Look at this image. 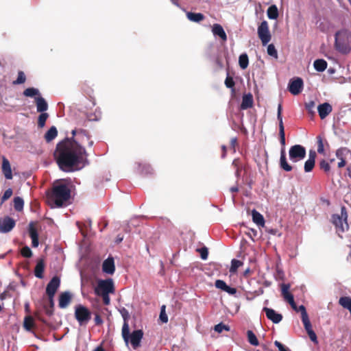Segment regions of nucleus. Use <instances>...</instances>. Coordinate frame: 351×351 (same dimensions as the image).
Listing matches in <instances>:
<instances>
[{"label":"nucleus","instance_id":"23","mask_svg":"<svg viewBox=\"0 0 351 351\" xmlns=\"http://www.w3.org/2000/svg\"><path fill=\"white\" fill-rule=\"evenodd\" d=\"M290 288L289 285L282 284V295L284 299L289 303H293L294 298L293 295L289 291Z\"/></svg>","mask_w":351,"mask_h":351},{"label":"nucleus","instance_id":"49","mask_svg":"<svg viewBox=\"0 0 351 351\" xmlns=\"http://www.w3.org/2000/svg\"><path fill=\"white\" fill-rule=\"evenodd\" d=\"M302 321L304 324V327L307 332H308V331L313 330L312 326H311V324L308 317L302 318Z\"/></svg>","mask_w":351,"mask_h":351},{"label":"nucleus","instance_id":"64","mask_svg":"<svg viewBox=\"0 0 351 351\" xmlns=\"http://www.w3.org/2000/svg\"><path fill=\"white\" fill-rule=\"evenodd\" d=\"M93 351H105L102 346L97 347Z\"/></svg>","mask_w":351,"mask_h":351},{"label":"nucleus","instance_id":"15","mask_svg":"<svg viewBox=\"0 0 351 351\" xmlns=\"http://www.w3.org/2000/svg\"><path fill=\"white\" fill-rule=\"evenodd\" d=\"M72 300V295L69 291H64L59 295L58 306L60 308H66L71 303Z\"/></svg>","mask_w":351,"mask_h":351},{"label":"nucleus","instance_id":"39","mask_svg":"<svg viewBox=\"0 0 351 351\" xmlns=\"http://www.w3.org/2000/svg\"><path fill=\"white\" fill-rule=\"evenodd\" d=\"M24 201L20 197H15L14 198V208L16 211H21L23 208Z\"/></svg>","mask_w":351,"mask_h":351},{"label":"nucleus","instance_id":"11","mask_svg":"<svg viewBox=\"0 0 351 351\" xmlns=\"http://www.w3.org/2000/svg\"><path fill=\"white\" fill-rule=\"evenodd\" d=\"M282 104H279L278 106L277 118L279 121L280 141V143L282 145L280 154H285V128H284V124H283L282 117Z\"/></svg>","mask_w":351,"mask_h":351},{"label":"nucleus","instance_id":"61","mask_svg":"<svg viewBox=\"0 0 351 351\" xmlns=\"http://www.w3.org/2000/svg\"><path fill=\"white\" fill-rule=\"evenodd\" d=\"M95 323L96 325H101L103 323V320L99 314L95 315Z\"/></svg>","mask_w":351,"mask_h":351},{"label":"nucleus","instance_id":"53","mask_svg":"<svg viewBox=\"0 0 351 351\" xmlns=\"http://www.w3.org/2000/svg\"><path fill=\"white\" fill-rule=\"evenodd\" d=\"M197 251L199 252L202 259H207L208 255V251L207 247H203L202 248L198 249Z\"/></svg>","mask_w":351,"mask_h":351},{"label":"nucleus","instance_id":"34","mask_svg":"<svg viewBox=\"0 0 351 351\" xmlns=\"http://www.w3.org/2000/svg\"><path fill=\"white\" fill-rule=\"evenodd\" d=\"M267 16L270 19H276L278 17V10L276 5L269 6L267 11Z\"/></svg>","mask_w":351,"mask_h":351},{"label":"nucleus","instance_id":"44","mask_svg":"<svg viewBox=\"0 0 351 351\" xmlns=\"http://www.w3.org/2000/svg\"><path fill=\"white\" fill-rule=\"evenodd\" d=\"M225 85L227 88H231L232 89V92L233 93H234L235 92V88H234V85H235V82L233 80V78L230 76V75H227L226 80H225Z\"/></svg>","mask_w":351,"mask_h":351},{"label":"nucleus","instance_id":"28","mask_svg":"<svg viewBox=\"0 0 351 351\" xmlns=\"http://www.w3.org/2000/svg\"><path fill=\"white\" fill-rule=\"evenodd\" d=\"M58 135V130L55 126H51L45 134V139L47 142L53 140Z\"/></svg>","mask_w":351,"mask_h":351},{"label":"nucleus","instance_id":"62","mask_svg":"<svg viewBox=\"0 0 351 351\" xmlns=\"http://www.w3.org/2000/svg\"><path fill=\"white\" fill-rule=\"evenodd\" d=\"M45 313L51 316L53 313V308H51L49 306H45Z\"/></svg>","mask_w":351,"mask_h":351},{"label":"nucleus","instance_id":"50","mask_svg":"<svg viewBox=\"0 0 351 351\" xmlns=\"http://www.w3.org/2000/svg\"><path fill=\"white\" fill-rule=\"evenodd\" d=\"M267 53L272 56V57H274L276 58H278V53H277V51L274 47V45L273 44H270L268 45L267 47Z\"/></svg>","mask_w":351,"mask_h":351},{"label":"nucleus","instance_id":"5","mask_svg":"<svg viewBox=\"0 0 351 351\" xmlns=\"http://www.w3.org/2000/svg\"><path fill=\"white\" fill-rule=\"evenodd\" d=\"M350 34L348 30L342 29L335 34V45L336 49L342 53H347L350 50Z\"/></svg>","mask_w":351,"mask_h":351},{"label":"nucleus","instance_id":"7","mask_svg":"<svg viewBox=\"0 0 351 351\" xmlns=\"http://www.w3.org/2000/svg\"><path fill=\"white\" fill-rule=\"evenodd\" d=\"M75 317L80 326L86 325L91 319V313L88 308L79 304L75 308Z\"/></svg>","mask_w":351,"mask_h":351},{"label":"nucleus","instance_id":"16","mask_svg":"<svg viewBox=\"0 0 351 351\" xmlns=\"http://www.w3.org/2000/svg\"><path fill=\"white\" fill-rule=\"evenodd\" d=\"M102 270L107 274H113L115 271L114 261L112 257H108L102 264Z\"/></svg>","mask_w":351,"mask_h":351},{"label":"nucleus","instance_id":"60","mask_svg":"<svg viewBox=\"0 0 351 351\" xmlns=\"http://www.w3.org/2000/svg\"><path fill=\"white\" fill-rule=\"evenodd\" d=\"M225 291L230 295H234L237 293V289L227 286V288Z\"/></svg>","mask_w":351,"mask_h":351},{"label":"nucleus","instance_id":"26","mask_svg":"<svg viewBox=\"0 0 351 351\" xmlns=\"http://www.w3.org/2000/svg\"><path fill=\"white\" fill-rule=\"evenodd\" d=\"M186 16L189 20L196 23H199L203 21L205 18L204 15L202 13H195L191 12H187Z\"/></svg>","mask_w":351,"mask_h":351},{"label":"nucleus","instance_id":"14","mask_svg":"<svg viewBox=\"0 0 351 351\" xmlns=\"http://www.w3.org/2000/svg\"><path fill=\"white\" fill-rule=\"evenodd\" d=\"M263 311L265 313L267 318L274 324H278L282 319V315L272 308L264 307Z\"/></svg>","mask_w":351,"mask_h":351},{"label":"nucleus","instance_id":"29","mask_svg":"<svg viewBox=\"0 0 351 351\" xmlns=\"http://www.w3.org/2000/svg\"><path fill=\"white\" fill-rule=\"evenodd\" d=\"M238 145L237 138H231L230 141V145L228 149H227L226 145H222L221 149L223 152H230L232 153H235L237 152L236 147Z\"/></svg>","mask_w":351,"mask_h":351},{"label":"nucleus","instance_id":"2","mask_svg":"<svg viewBox=\"0 0 351 351\" xmlns=\"http://www.w3.org/2000/svg\"><path fill=\"white\" fill-rule=\"evenodd\" d=\"M59 168L64 172L82 169L86 162L85 155H53Z\"/></svg>","mask_w":351,"mask_h":351},{"label":"nucleus","instance_id":"13","mask_svg":"<svg viewBox=\"0 0 351 351\" xmlns=\"http://www.w3.org/2000/svg\"><path fill=\"white\" fill-rule=\"evenodd\" d=\"M303 88V81L301 78L297 77L291 80L289 83V90L293 95L300 94Z\"/></svg>","mask_w":351,"mask_h":351},{"label":"nucleus","instance_id":"40","mask_svg":"<svg viewBox=\"0 0 351 351\" xmlns=\"http://www.w3.org/2000/svg\"><path fill=\"white\" fill-rule=\"evenodd\" d=\"M247 340L249 343L252 346H258L259 344L258 340L256 336L252 330L247 331Z\"/></svg>","mask_w":351,"mask_h":351},{"label":"nucleus","instance_id":"10","mask_svg":"<svg viewBox=\"0 0 351 351\" xmlns=\"http://www.w3.org/2000/svg\"><path fill=\"white\" fill-rule=\"evenodd\" d=\"M16 226V221L9 217L5 216L0 218V233H8L11 232Z\"/></svg>","mask_w":351,"mask_h":351},{"label":"nucleus","instance_id":"56","mask_svg":"<svg viewBox=\"0 0 351 351\" xmlns=\"http://www.w3.org/2000/svg\"><path fill=\"white\" fill-rule=\"evenodd\" d=\"M297 312H300L301 313V318H304V317H308L307 313H306V308L304 305H300L298 308V311Z\"/></svg>","mask_w":351,"mask_h":351},{"label":"nucleus","instance_id":"8","mask_svg":"<svg viewBox=\"0 0 351 351\" xmlns=\"http://www.w3.org/2000/svg\"><path fill=\"white\" fill-rule=\"evenodd\" d=\"M114 285L112 279L99 280L95 289L96 294L99 293H113L114 292Z\"/></svg>","mask_w":351,"mask_h":351},{"label":"nucleus","instance_id":"31","mask_svg":"<svg viewBox=\"0 0 351 351\" xmlns=\"http://www.w3.org/2000/svg\"><path fill=\"white\" fill-rule=\"evenodd\" d=\"M23 95L28 97H36L40 96V93L38 90V89L31 87L26 88L23 93Z\"/></svg>","mask_w":351,"mask_h":351},{"label":"nucleus","instance_id":"41","mask_svg":"<svg viewBox=\"0 0 351 351\" xmlns=\"http://www.w3.org/2000/svg\"><path fill=\"white\" fill-rule=\"evenodd\" d=\"M289 154H306V149L300 145H295L291 147Z\"/></svg>","mask_w":351,"mask_h":351},{"label":"nucleus","instance_id":"36","mask_svg":"<svg viewBox=\"0 0 351 351\" xmlns=\"http://www.w3.org/2000/svg\"><path fill=\"white\" fill-rule=\"evenodd\" d=\"M239 64L242 69H245L249 64L248 56L246 53L240 55L239 58Z\"/></svg>","mask_w":351,"mask_h":351},{"label":"nucleus","instance_id":"35","mask_svg":"<svg viewBox=\"0 0 351 351\" xmlns=\"http://www.w3.org/2000/svg\"><path fill=\"white\" fill-rule=\"evenodd\" d=\"M23 326L27 331H31L34 326V320L32 316H26L24 319Z\"/></svg>","mask_w":351,"mask_h":351},{"label":"nucleus","instance_id":"18","mask_svg":"<svg viewBox=\"0 0 351 351\" xmlns=\"http://www.w3.org/2000/svg\"><path fill=\"white\" fill-rule=\"evenodd\" d=\"M2 172L6 179H8V180L12 179V173L11 165H10L9 160L5 157H3Z\"/></svg>","mask_w":351,"mask_h":351},{"label":"nucleus","instance_id":"21","mask_svg":"<svg viewBox=\"0 0 351 351\" xmlns=\"http://www.w3.org/2000/svg\"><path fill=\"white\" fill-rule=\"evenodd\" d=\"M45 261L43 258H40L37 261L35 269H34V275L36 277L38 278H43V273L45 270Z\"/></svg>","mask_w":351,"mask_h":351},{"label":"nucleus","instance_id":"32","mask_svg":"<svg viewBox=\"0 0 351 351\" xmlns=\"http://www.w3.org/2000/svg\"><path fill=\"white\" fill-rule=\"evenodd\" d=\"M309 158L305 162L304 171L306 172H310L313 170L315 167V156L316 155H309Z\"/></svg>","mask_w":351,"mask_h":351},{"label":"nucleus","instance_id":"19","mask_svg":"<svg viewBox=\"0 0 351 351\" xmlns=\"http://www.w3.org/2000/svg\"><path fill=\"white\" fill-rule=\"evenodd\" d=\"M29 237L32 241V246L34 247H36L38 245V232L34 227V225L32 222H31L29 225Z\"/></svg>","mask_w":351,"mask_h":351},{"label":"nucleus","instance_id":"52","mask_svg":"<svg viewBox=\"0 0 351 351\" xmlns=\"http://www.w3.org/2000/svg\"><path fill=\"white\" fill-rule=\"evenodd\" d=\"M215 285L217 289H219L223 291H226L228 286L226 283L222 280H217L215 281Z\"/></svg>","mask_w":351,"mask_h":351},{"label":"nucleus","instance_id":"59","mask_svg":"<svg viewBox=\"0 0 351 351\" xmlns=\"http://www.w3.org/2000/svg\"><path fill=\"white\" fill-rule=\"evenodd\" d=\"M308 335V337L309 338L311 339V340L315 343H317V335L315 334V332L312 330V331H308V332H307Z\"/></svg>","mask_w":351,"mask_h":351},{"label":"nucleus","instance_id":"9","mask_svg":"<svg viewBox=\"0 0 351 351\" xmlns=\"http://www.w3.org/2000/svg\"><path fill=\"white\" fill-rule=\"evenodd\" d=\"M258 36L262 42L263 45H266L271 40V34L269 30V25L266 21L261 22L258 27Z\"/></svg>","mask_w":351,"mask_h":351},{"label":"nucleus","instance_id":"3","mask_svg":"<svg viewBox=\"0 0 351 351\" xmlns=\"http://www.w3.org/2000/svg\"><path fill=\"white\" fill-rule=\"evenodd\" d=\"M49 202L53 203L56 207H62L71 197V190L63 184L54 185L51 192L47 193Z\"/></svg>","mask_w":351,"mask_h":351},{"label":"nucleus","instance_id":"43","mask_svg":"<svg viewBox=\"0 0 351 351\" xmlns=\"http://www.w3.org/2000/svg\"><path fill=\"white\" fill-rule=\"evenodd\" d=\"M49 117V114L47 112H41L38 118V126L40 128H43L45 125V122Z\"/></svg>","mask_w":351,"mask_h":351},{"label":"nucleus","instance_id":"24","mask_svg":"<svg viewBox=\"0 0 351 351\" xmlns=\"http://www.w3.org/2000/svg\"><path fill=\"white\" fill-rule=\"evenodd\" d=\"M212 31L214 35L218 36L223 41L227 40V35L221 25L214 24Z\"/></svg>","mask_w":351,"mask_h":351},{"label":"nucleus","instance_id":"63","mask_svg":"<svg viewBox=\"0 0 351 351\" xmlns=\"http://www.w3.org/2000/svg\"><path fill=\"white\" fill-rule=\"evenodd\" d=\"M53 298L54 297L48 296V299H49V306H49L51 308H53V307H54Z\"/></svg>","mask_w":351,"mask_h":351},{"label":"nucleus","instance_id":"48","mask_svg":"<svg viewBox=\"0 0 351 351\" xmlns=\"http://www.w3.org/2000/svg\"><path fill=\"white\" fill-rule=\"evenodd\" d=\"M21 254L25 258H30L32 256V252L28 246L23 247L21 250Z\"/></svg>","mask_w":351,"mask_h":351},{"label":"nucleus","instance_id":"51","mask_svg":"<svg viewBox=\"0 0 351 351\" xmlns=\"http://www.w3.org/2000/svg\"><path fill=\"white\" fill-rule=\"evenodd\" d=\"M13 191L12 189H7L3 196L1 199V204H2L3 202H5L6 200H8L12 195Z\"/></svg>","mask_w":351,"mask_h":351},{"label":"nucleus","instance_id":"42","mask_svg":"<svg viewBox=\"0 0 351 351\" xmlns=\"http://www.w3.org/2000/svg\"><path fill=\"white\" fill-rule=\"evenodd\" d=\"M26 81V77L23 71H19L18 72V77L16 80L13 81V85L22 84Z\"/></svg>","mask_w":351,"mask_h":351},{"label":"nucleus","instance_id":"45","mask_svg":"<svg viewBox=\"0 0 351 351\" xmlns=\"http://www.w3.org/2000/svg\"><path fill=\"white\" fill-rule=\"evenodd\" d=\"M159 319L162 323H167L168 322V316L166 313V306L165 305H162L160 308Z\"/></svg>","mask_w":351,"mask_h":351},{"label":"nucleus","instance_id":"12","mask_svg":"<svg viewBox=\"0 0 351 351\" xmlns=\"http://www.w3.org/2000/svg\"><path fill=\"white\" fill-rule=\"evenodd\" d=\"M60 285V279L58 276H53L46 287V293L47 296L54 297L57 290Z\"/></svg>","mask_w":351,"mask_h":351},{"label":"nucleus","instance_id":"54","mask_svg":"<svg viewBox=\"0 0 351 351\" xmlns=\"http://www.w3.org/2000/svg\"><path fill=\"white\" fill-rule=\"evenodd\" d=\"M109 294L110 293H99L97 295L99 296H101L102 298L103 302L104 304L108 305L110 304V301Z\"/></svg>","mask_w":351,"mask_h":351},{"label":"nucleus","instance_id":"47","mask_svg":"<svg viewBox=\"0 0 351 351\" xmlns=\"http://www.w3.org/2000/svg\"><path fill=\"white\" fill-rule=\"evenodd\" d=\"M215 330L219 333H221L223 330L229 331L230 327L223 323H219L215 326Z\"/></svg>","mask_w":351,"mask_h":351},{"label":"nucleus","instance_id":"37","mask_svg":"<svg viewBox=\"0 0 351 351\" xmlns=\"http://www.w3.org/2000/svg\"><path fill=\"white\" fill-rule=\"evenodd\" d=\"M243 263L239 260L232 259L231 261V266L229 271L231 274H235L237 271L239 267L242 266Z\"/></svg>","mask_w":351,"mask_h":351},{"label":"nucleus","instance_id":"22","mask_svg":"<svg viewBox=\"0 0 351 351\" xmlns=\"http://www.w3.org/2000/svg\"><path fill=\"white\" fill-rule=\"evenodd\" d=\"M35 103L38 112H45L48 109V104L41 96L35 97Z\"/></svg>","mask_w":351,"mask_h":351},{"label":"nucleus","instance_id":"30","mask_svg":"<svg viewBox=\"0 0 351 351\" xmlns=\"http://www.w3.org/2000/svg\"><path fill=\"white\" fill-rule=\"evenodd\" d=\"M252 220L258 226H263L265 223V220L263 216L259 213L256 210H252Z\"/></svg>","mask_w":351,"mask_h":351},{"label":"nucleus","instance_id":"38","mask_svg":"<svg viewBox=\"0 0 351 351\" xmlns=\"http://www.w3.org/2000/svg\"><path fill=\"white\" fill-rule=\"evenodd\" d=\"M280 167L286 171H290L292 169V167L287 162L286 155H280Z\"/></svg>","mask_w":351,"mask_h":351},{"label":"nucleus","instance_id":"55","mask_svg":"<svg viewBox=\"0 0 351 351\" xmlns=\"http://www.w3.org/2000/svg\"><path fill=\"white\" fill-rule=\"evenodd\" d=\"M320 168L322 169H323L324 171L327 172L330 170V165L329 162L325 161V160H322L321 162H320Z\"/></svg>","mask_w":351,"mask_h":351},{"label":"nucleus","instance_id":"4","mask_svg":"<svg viewBox=\"0 0 351 351\" xmlns=\"http://www.w3.org/2000/svg\"><path fill=\"white\" fill-rule=\"evenodd\" d=\"M122 337L125 342L128 344L129 339L134 349L137 348L141 345V339L143 337V332L142 330H134L130 334V328L127 322H124L122 327Z\"/></svg>","mask_w":351,"mask_h":351},{"label":"nucleus","instance_id":"57","mask_svg":"<svg viewBox=\"0 0 351 351\" xmlns=\"http://www.w3.org/2000/svg\"><path fill=\"white\" fill-rule=\"evenodd\" d=\"M341 155H336V157L339 160L338 162L337 163V166L339 168H341L346 165V160L343 158L339 157Z\"/></svg>","mask_w":351,"mask_h":351},{"label":"nucleus","instance_id":"20","mask_svg":"<svg viewBox=\"0 0 351 351\" xmlns=\"http://www.w3.org/2000/svg\"><path fill=\"white\" fill-rule=\"evenodd\" d=\"M254 99L251 93L245 94L243 96L241 108L246 110L253 106Z\"/></svg>","mask_w":351,"mask_h":351},{"label":"nucleus","instance_id":"17","mask_svg":"<svg viewBox=\"0 0 351 351\" xmlns=\"http://www.w3.org/2000/svg\"><path fill=\"white\" fill-rule=\"evenodd\" d=\"M319 115L322 119H325L332 110V106L329 103H324L317 107Z\"/></svg>","mask_w":351,"mask_h":351},{"label":"nucleus","instance_id":"25","mask_svg":"<svg viewBox=\"0 0 351 351\" xmlns=\"http://www.w3.org/2000/svg\"><path fill=\"white\" fill-rule=\"evenodd\" d=\"M317 152L322 154L327 151V147H329L328 142L324 140L321 136H317Z\"/></svg>","mask_w":351,"mask_h":351},{"label":"nucleus","instance_id":"33","mask_svg":"<svg viewBox=\"0 0 351 351\" xmlns=\"http://www.w3.org/2000/svg\"><path fill=\"white\" fill-rule=\"evenodd\" d=\"M314 68L319 72L324 71L327 67V62L323 59H317L314 62Z\"/></svg>","mask_w":351,"mask_h":351},{"label":"nucleus","instance_id":"58","mask_svg":"<svg viewBox=\"0 0 351 351\" xmlns=\"http://www.w3.org/2000/svg\"><path fill=\"white\" fill-rule=\"evenodd\" d=\"M274 344L278 348L279 351H289L287 348L278 341H276Z\"/></svg>","mask_w":351,"mask_h":351},{"label":"nucleus","instance_id":"46","mask_svg":"<svg viewBox=\"0 0 351 351\" xmlns=\"http://www.w3.org/2000/svg\"><path fill=\"white\" fill-rule=\"evenodd\" d=\"M315 103L314 101H309L308 102L305 103L306 109L308 110V113L312 116L315 114Z\"/></svg>","mask_w":351,"mask_h":351},{"label":"nucleus","instance_id":"6","mask_svg":"<svg viewBox=\"0 0 351 351\" xmlns=\"http://www.w3.org/2000/svg\"><path fill=\"white\" fill-rule=\"evenodd\" d=\"M347 211L345 206H342L341 209V215L338 214H334L331 217V221L336 228V231L339 234L343 233L348 228V224L347 223Z\"/></svg>","mask_w":351,"mask_h":351},{"label":"nucleus","instance_id":"1","mask_svg":"<svg viewBox=\"0 0 351 351\" xmlns=\"http://www.w3.org/2000/svg\"><path fill=\"white\" fill-rule=\"evenodd\" d=\"M71 134V138H66L58 143L54 154H86V144L90 147L93 144L89 136L83 130H73Z\"/></svg>","mask_w":351,"mask_h":351},{"label":"nucleus","instance_id":"27","mask_svg":"<svg viewBox=\"0 0 351 351\" xmlns=\"http://www.w3.org/2000/svg\"><path fill=\"white\" fill-rule=\"evenodd\" d=\"M339 304L343 308L348 310L351 314V298L348 296L341 297L339 300Z\"/></svg>","mask_w":351,"mask_h":351}]
</instances>
